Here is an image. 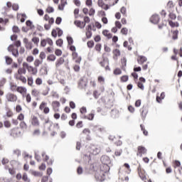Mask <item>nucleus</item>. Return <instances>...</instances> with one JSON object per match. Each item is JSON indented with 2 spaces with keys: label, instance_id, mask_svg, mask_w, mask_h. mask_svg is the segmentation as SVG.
<instances>
[{
  "label": "nucleus",
  "instance_id": "nucleus-30",
  "mask_svg": "<svg viewBox=\"0 0 182 182\" xmlns=\"http://www.w3.org/2000/svg\"><path fill=\"white\" fill-rule=\"evenodd\" d=\"M67 42L68 45H73V38L72 36H67Z\"/></svg>",
  "mask_w": 182,
  "mask_h": 182
},
{
  "label": "nucleus",
  "instance_id": "nucleus-5",
  "mask_svg": "<svg viewBox=\"0 0 182 182\" xmlns=\"http://www.w3.org/2000/svg\"><path fill=\"white\" fill-rule=\"evenodd\" d=\"M100 161L102 164H110V158L108 156L104 155L101 156Z\"/></svg>",
  "mask_w": 182,
  "mask_h": 182
},
{
  "label": "nucleus",
  "instance_id": "nucleus-58",
  "mask_svg": "<svg viewBox=\"0 0 182 182\" xmlns=\"http://www.w3.org/2000/svg\"><path fill=\"white\" fill-rule=\"evenodd\" d=\"M95 12H96V11L95 10V9L91 8L90 9V12H89L90 16H93V15H95Z\"/></svg>",
  "mask_w": 182,
  "mask_h": 182
},
{
  "label": "nucleus",
  "instance_id": "nucleus-28",
  "mask_svg": "<svg viewBox=\"0 0 182 182\" xmlns=\"http://www.w3.org/2000/svg\"><path fill=\"white\" fill-rule=\"evenodd\" d=\"M87 47L90 48V49H92L93 46H95V41H89L87 43Z\"/></svg>",
  "mask_w": 182,
  "mask_h": 182
},
{
  "label": "nucleus",
  "instance_id": "nucleus-9",
  "mask_svg": "<svg viewBox=\"0 0 182 182\" xmlns=\"http://www.w3.org/2000/svg\"><path fill=\"white\" fill-rule=\"evenodd\" d=\"M101 171L102 173H109L110 171V166H109V164H103L100 167Z\"/></svg>",
  "mask_w": 182,
  "mask_h": 182
},
{
  "label": "nucleus",
  "instance_id": "nucleus-34",
  "mask_svg": "<svg viewBox=\"0 0 182 182\" xmlns=\"http://www.w3.org/2000/svg\"><path fill=\"white\" fill-rule=\"evenodd\" d=\"M56 29L58 31V38H60V36L63 35V31L59 27H57Z\"/></svg>",
  "mask_w": 182,
  "mask_h": 182
},
{
  "label": "nucleus",
  "instance_id": "nucleus-54",
  "mask_svg": "<svg viewBox=\"0 0 182 182\" xmlns=\"http://www.w3.org/2000/svg\"><path fill=\"white\" fill-rule=\"evenodd\" d=\"M20 127L21 129H26L28 126L26 125V123L25 122H22L20 123Z\"/></svg>",
  "mask_w": 182,
  "mask_h": 182
},
{
  "label": "nucleus",
  "instance_id": "nucleus-64",
  "mask_svg": "<svg viewBox=\"0 0 182 182\" xmlns=\"http://www.w3.org/2000/svg\"><path fill=\"white\" fill-rule=\"evenodd\" d=\"M46 39H43L41 41V46H42L43 48H45V46H46Z\"/></svg>",
  "mask_w": 182,
  "mask_h": 182
},
{
  "label": "nucleus",
  "instance_id": "nucleus-17",
  "mask_svg": "<svg viewBox=\"0 0 182 182\" xmlns=\"http://www.w3.org/2000/svg\"><path fill=\"white\" fill-rule=\"evenodd\" d=\"M4 58H5L6 65H12V62H14V60L12 59V58L8 55H6Z\"/></svg>",
  "mask_w": 182,
  "mask_h": 182
},
{
  "label": "nucleus",
  "instance_id": "nucleus-27",
  "mask_svg": "<svg viewBox=\"0 0 182 182\" xmlns=\"http://www.w3.org/2000/svg\"><path fill=\"white\" fill-rule=\"evenodd\" d=\"M120 79L121 82H126L129 80V75H122Z\"/></svg>",
  "mask_w": 182,
  "mask_h": 182
},
{
  "label": "nucleus",
  "instance_id": "nucleus-55",
  "mask_svg": "<svg viewBox=\"0 0 182 182\" xmlns=\"http://www.w3.org/2000/svg\"><path fill=\"white\" fill-rule=\"evenodd\" d=\"M80 112L81 114H83L86 113V112H87V109H86V107H82L80 109Z\"/></svg>",
  "mask_w": 182,
  "mask_h": 182
},
{
  "label": "nucleus",
  "instance_id": "nucleus-12",
  "mask_svg": "<svg viewBox=\"0 0 182 182\" xmlns=\"http://www.w3.org/2000/svg\"><path fill=\"white\" fill-rule=\"evenodd\" d=\"M26 25L28 26L29 31H32V29L35 28V26L33 25V23L31 20H27L26 21Z\"/></svg>",
  "mask_w": 182,
  "mask_h": 182
},
{
  "label": "nucleus",
  "instance_id": "nucleus-42",
  "mask_svg": "<svg viewBox=\"0 0 182 182\" xmlns=\"http://www.w3.org/2000/svg\"><path fill=\"white\" fill-rule=\"evenodd\" d=\"M31 41L36 45H38L39 43V38H38V37H33Z\"/></svg>",
  "mask_w": 182,
  "mask_h": 182
},
{
  "label": "nucleus",
  "instance_id": "nucleus-22",
  "mask_svg": "<svg viewBox=\"0 0 182 182\" xmlns=\"http://www.w3.org/2000/svg\"><path fill=\"white\" fill-rule=\"evenodd\" d=\"M26 68V67H23V68H19V69L18 70V75H22V73H23V75H26V68Z\"/></svg>",
  "mask_w": 182,
  "mask_h": 182
},
{
  "label": "nucleus",
  "instance_id": "nucleus-4",
  "mask_svg": "<svg viewBox=\"0 0 182 182\" xmlns=\"http://www.w3.org/2000/svg\"><path fill=\"white\" fill-rule=\"evenodd\" d=\"M147 154V149H146V147L143 146H138V153L136 154L137 156H139V157H141L143 154Z\"/></svg>",
  "mask_w": 182,
  "mask_h": 182
},
{
  "label": "nucleus",
  "instance_id": "nucleus-33",
  "mask_svg": "<svg viewBox=\"0 0 182 182\" xmlns=\"http://www.w3.org/2000/svg\"><path fill=\"white\" fill-rule=\"evenodd\" d=\"M105 55L106 53L102 54V62H104V63H107V65H109V58L107 57H105Z\"/></svg>",
  "mask_w": 182,
  "mask_h": 182
},
{
  "label": "nucleus",
  "instance_id": "nucleus-40",
  "mask_svg": "<svg viewBox=\"0 0 182 182\" xmlns=\"http://www.w3.org/2000/svg\"><path fill=\"white\" fill-rule=\"evenodd\" d=\"M115 28H118V29H122V23L119 21H115Z\"/></svg>",
  "mask_w": 182,
  "mask_h": 182
},
{
  "label": "nucleus",
  "instance_id": "nucleus-35",
  "mask_svg": "<svg viewBox=\"0 0 182 182\" xmlns=\"http://www.w3.org/2000/svg\"><path fill=\"white\" fill-rule=\"evenodd\" d=\"M114 75H122V70L120 68H117L114 70Z\"/></svg>",
  "mask_w": 182,
  "mask_h": 182
},
{
  "label": "nucleus",
  "instance_id": "nucleus-19",
  "mask_svg": "<svg viewBox=\"0 0 182 182\" xmlns=\"http://www.w3.org/2000/svg\"><path fill=\"white\" fill-rule=\"evenodd\" d=\"M32 123L33 126H39V120H38V117L33 116L32 119Z\"/></svg>",
  "mask_w": 182,
  "mask_h": 182
},
{
  "label": "nucleus",
  "instance_id": "nucleus-20",
  "mask_svg": "<svg viewBox=\"0 0 182 182\" xmlns=\"http://www.w3.org/2000/svg\"><path fill=\"white\" fill-rule=\"evenodd\" d=\"M16 91L18 92V93H26V88L23 87H18L16 89Z\"/></svg>",
  "mask_w": 182,
  "mask_h": 182
},
{
  "label": "nucleus",
  "instance_id": "nucleus-38",
  "mask_svg": "<svg viewBox=\"0 0 182 182\" xmlns=\"http://www.w3.org/2000/svg\"><path fill=\"white\" fill-rule=\"evenodd\" d=\"M26 18H27V16H26V14H21V18L20 20L21 23H23V22H25V21H26Z\"/></svg>",
  "mask_w": 182,
  "mask_h": 182
},
{
  "label": "nucleus",
  "instance_id": "nucleus-1",
  "mask_svg": "<svg viewBox=\"0 0 182 182\" xmlns=\"http://www.w3.org/2000/svg\"><path fill=\"white\" fill-rule=\"evenodd\" d=\"M21 41L20 40H17L15 41L14 45V44H11L8 48L7 50L9 52H11L13 56H14L15 58H18L19 56V50H18V48L15 49V46H16V48H21Z\"/></svg>",
  "mask_w": 182,
  "mask_h": 182
},
{
  "label": "nucleus",
  "instance_id": "nucleus-39",
  "mask_svg": "<svg viewBox=\"0 0 182 182\" xmlns=\"http://www.w3.org/2000/svg\"><path fill=\"white\" fill-rule=\"evenodd\" d=\"M114 56H120V50L116 48L113 50Z\"/></svg>",
  "mask_w": 182,
  "mask_h": 182
},
{
  "label": "nucleus",
  "instance_id": "nucleus-8",
  "mask_svg": "<svg viewBox=\"0 0 182 182\" xmlns=\"http://www.w3.org/2000/svg\"><path fill=\"white\" fill-rule=\"evenodd\" d=\"M90 152H87V154H83V160L85 161V163H90V160H92Z\"/></svg>",
  "mask_w": 182,
  "mask_h": 182
},
{
  "label": "nucleus",
  "instance_id": "nucleus-3",
  "mask_svg": "<svg viewBox=\"0 0 182 182\" xmlns=\"http://www.w3.org/2000/svg\"><path fill=\"white\" fill-rule=\"evenodd\" d=\"M95 177L97 181H105V173L102 171H101L100 173L99 172H96Z\"/></svg>",
  "mask_w": 182,
  "mask_h": 182
},
{
  "label": "nucleus",
  "instance_id": "nucleus-6",
  "mask_svg": "<svg viewBox=\"0 0 182 182\" xmlns=\"http://www.w3.org/2000/svg\"><path fill=\"white\" fill-rule=\"evenodd\" d=\"M150 21L151 22V23H154V25H157V23L160 22V17L159 16V15L154 14L151 17Z\"/></svg>",
  "mask_w": 182,
  "mask_h": 182
},
{
  "label": "nucleus",
  "instance_id": "nucleus-57",
  "mask_svg": "<svg viewBox=\"0 0 182 182\" xmlns=\"http://www.w3.org/2000/svg\"><path fill=\"white\" fill-rule=\"evenodd\" d=\"M94 129L95 131L97 130L98 132H100V133L105 130V128L100 127L99 126H95Z\"/></svg>",
  "mask_w": 182,
  "mask_h": 182
},
{
  "label": "nucleus",
  "instance_id": "nucleus-25",
  "mask_svg": "<svg viewBox=\"0 0 182 182\" xmlns=\"http://www.w3.org/2000/svg\"><path fill=\"white\" fill-rule=\"evenodd\" d=\"M55 43L57 46H60V48L62 47V45H63V39L59 38L55 41Z\"/></svg>",
  "mask_w": 182,
  "mask_h": 182
},
{
  "label": "nucleus",
  "instance_id": "nucleus-61",
  "mask_svg": "<svg viewBox=\"0 0 182 182\" xmlns=\"http://www.w3.org/2000/svg\"><path fill=\"white\" fill-rule=\"evenodd\" d=\"M12 9H13V11H18L19 9V5L16 4H13Z\"/></svg>",
  "mask_w": 182,
  "mask_h": 182
},
{
  "label": "nucleus",
  "instance_id": "nucleus-29",
  "mask_svg": "<svg viewBox=\"0 0 182 182\" xmlns=\"http://www.w3.org/2000/svg\"><path fill=\"white\" fill-rule=\"evenodd\" d=\"M168 16L173 21H175V19L177 18V16L175 14H173V12H171V11L169 12Z\"/></svg>",
  "mask_w": 182,
  "mask_h": 182
},
{
  "label": "nucleus",
  "instance_id": "nucleus-59",
  "mask_svg": "<svg viewBox=\"0 0 182 182\" xmlns=\"http://www.w3.org/2000/svg\"><path fill=\"white\" fill-rule=\"evenodd\" d=\"M19 80H21V82H22L23 83H26V77H25L24 76L20 75Z\"/></svg>",
  "mask_w": 182,
  "mask_h": 182
},
{
  "label": "nucleus",
  "instance_id": "nucleus-2",
  "mask_svg": "<svg viewBox=\"0 0 182 182\" xmlns=\"http://www.w3.org/2000/svg\"><path fill=\"white\" fill-rule=\"evenodd\" d=\"M23 67L26 68L28 72H32V75H36V73H38V68L36 67L33 68L32 65H29L26 62L23 63Z\"/></svg>",
  "mask_w": 182,
  "mask_h": 182
},
{
  "label": "nucleus",
  "instance_id": "nucleus-14",
  "mask_svg": "<svg viewBox=\"0 0 182 182\" xmlns=\"http://www.w3.org/2000/svg\"><path fill=\"white\" fill-rule=\"evenodd\" d=\"M63 63H65V59L63 58V57H60L58 60H57L55 63V66L56 68H59V66L63 65Z\"/></svg>",
  "mask_w": 182,
  "mask_h": 182
},
{
  "label": "nucleus",
  "instance_id": "nucleus-63",
  "mask_svg": "<svg viewBox=\"0 0 182 182\" xmlns=\"http://www.w3.org/2000/svg\"><path fill=\"white\" fill-rule=\"evenodd\" d=\"M14 154H16L18 156V157H19V156H21V150L19 149H16L13 151Z\"/></svg>",
  "mask_w": 182,
  "mask_h": 182
},
{
  "label": "nucleus",
  "instance_id": "nucleus-36",
  "mask_svg": "<svg viewBox=\"0 0 182 182\" xmlns=\"http://www.w3.org/2000/svg\"><path fill=\"white\" fill-rule=\"evenodd\" d=\"M105 2L103 1V0H98L97 1V5L98 6H100V8H102L105 6Z\"/></svg>",
  "mask_w": 182,
  "mask_h": 182
},
{
  "label": "nucleus",
  "instance_id": "nucleus-60",
  "mask_svg": "<svg viewBox=\"0 0 182 182\" xmlns=\"http://www.w3.org/2000/svg\"><path fill=\"white\" fill-rule=\"evenodd\" d=\"M34 58L32 55H28L26 58V60L31 63V62H33Z\"/></svg>",
  "mask_w": 182,
  "mask_h": 182
},
{
  "label": "nucleus",
  "instance_id": "nucleus-21",
  "mask_svg": "<svg viewBox=\"0 0 182 182\" xmlns=\"http://www.w3.org/2000/svg\"><path fill=\"white\" fill-rule=\"evenodd\" d=\"M48 60H50V62H55L56 60V56L53 54H50L47 57Z\"/></svg>",
  "mask_w": 182,
  "mask_h": 182
},
{
  "label": "nucleus",
  "instance_id": "nucleus-7",
  "mask_svg": "<svg viewBox=\"0 0 182 182\" xmlns=\"http://www.w3.org/2000/svg\"><path fill=\"white\" fill-rule=\"evenodd\" d=\"M6 99L8 102H16L18 97L12 93H9L6 95Z\"/></svg>",
  "mask_w": 182,
  "mask_h": 182
},
{
  "label": "nucleus",
  "instance_id": "nucleus-32",
  "mask_svg": "<svg viewBox=\"0 0 182 182\" xmlns=\"http://www.w3.org/2000/svg\"><path fill=\"white\" fill-rule=\"evenodd\" d=\"M42 62L43 60L40 61L39 59H36L34 61V66H36V68H38L39 65H42Z\"/></svg>",
  "mask_w": 182,
  "mask_h": 182
},
{
  "label": "nucleus",
  "instance_id": "nucleus-62",
  "mask_svg": "<svg viewBox=\"0 0 182 182\" xmlns=\"http://www.w3.org/2000/svg\"><path fill=\"white\" fill-rule=\"evenodd\" d=\"M10 39L12 41H16V39H18V35L14 34V35L11 36Z\"/></svg>",
  "mask_w": 182,
  "mask_h": 182
},
{
  "label": "nucleus",
  "instance_id": "nucleus-18",
  "mask_svg": "<svg viewBox=\"0 0 182 182\" xmlns=\"http://www.w3.org/2000/svg\"><path fill=\"white\" fill-rule=\"evenodd\" d=\"M167 8L168 12H171L172 8H174V4L173 3V1H169L167 4Z\"/></svg>",
  "mask_w": 182,
  "mask_h": 182
},
{
  "label": "nucleus",
  "instance_id": "nucleus-11",
  "mask_svg": "<svg viewBox=\"0 0 182 182\" xmlns=\"http://www.w3.org/2000/svg\"><path fill=\"white\" fill-rule=\"evenodd\" d=\"M78 86L81 89H83V87H86V86H87V82L85 81L83 78H80V82H78Z\"/></svg>",
  "mask_w": 182,
  "mask_h": 182
},
{
  "label": "nucleus",
  "instance_id": "nucleus-49",
  "mask_svg": "<svg viewBox=\"0 0 182 182\" xmlns=\"http://www.w3.org/2000/svg\"><path fill=\"white\" fill-rule=\"evenodd\" d=\"M39 57L41 59V60H43V59L46 58V54L45 53V52L42 51L41 52Z\"/></svg>",
  "mask_w": 182,
  "mask_h": 182
},
{
  "label": "nucleus",
  "instance_id": "nucleus-53",
  "mask_svg": "<svg viewBox=\"0 0 182 182\" xmlns=\"http://www.w3.org/2000/svg\"><path fill=\"white\" fill-rule=\"evenodd\" d=\"M47 103L45 102H42L41 104L39 106V109L40 110H43V109L46 107L45 106H46Z\"/></svg>",
  "mask_w": 182,
  "mask_h": 182
},
{
  "label": "nucleus",
  "instance_id": "nucleus-16",
  "mask_svg": "<svg viewBox=\"0 0 182 182\" xmlns=\"http://www.w3.org/2000/svg\"><path fill=\"white\" fill-rule=\"evenodd\" d=\"M147 61V58L144 55H140L139 59L137 60V62L139 65H143L144 62Z\"/></svg>",
  "mask_w": 182,
  "mask_h": 182
},
{
  "label": "nucleus",
  "instance_id": "nucleus-41",
  "mask_svg": "<svg viewBox=\"0 0 182 182\" xmlns=\"http://www.w3.org/2000/svg\"><path fill=\"white\" fill-rule=\"evenodd\" d=\"M127 32H129L127 28H122L121 29V33H122V35H127Z\"/></svg>",
  "mask_w": 182,
  "mask_h": 182
},
{
  "label": "nucleus",
  "instance_id": "nucleus-13",
  "mask_svg": "<svg viewBox=\"0 0 182 182\" xmlns=\"http://www.w3.org/2000/svg\"><path fill=\"white\" fill-rule=\"evenodd\" d=\"M74 24L75 26H77V28H80V29H83V28H85V26H86V23H84L83 26H81L82 21L80 20H75L74 21Z\"/></svg>",
  "mask_w": 182,
  "mask_h": 182
},
{
  "label": "nucleus",
  "instance_id": "nucleus-31",
  "mask_svg": "<svg viewBox=\"0 0 182 182\" xmlns=\"http://www.w3.org/2000/svg\"><path fill=\"white\" fill-rule=\"evenodd\" d=\"M46 12H48V14H53V12H55V9L49 6L46 9Z\"/></svg>",
  "mask_w": 182,
  "mask_h": 182
},
{
  "label": "nucleus",
  "instance_id": "nucleus-50",
  "mask_svg": "<svg viewBox=\"0 0 182 182\" xmlns=\"http://www.w3.org/2000/svg\"><path fill=\"white\" fill-rule=\"evenodd\" d=\"M141 106V100H137L135 102V107H140Z\"/></svg>",
  "mask_w": 182,
  "mask_h": 182
},
{
  "label": "nucleus",
  "instance_id": "nucleus-10",
  "mask_svg": "<svg viewBox=\"0 0 182 182\" xmlns=\"http://www.w3.org/2000/svg\"><path fill=\"white\" fill-rule=\"evenodd\" d=\"M90 154H93V156H97L100 153V149L99 148H96V146H92L90 151Z\"/></svg>",
  "mask_w": 182,
  "mask_h": 182
},
{
  "label": "nucleus",
  "instance_id": "nucleus-23",
  "mask_svg": "<svg viewBox=\"0 0 182 182\" xmlns=\"http://www.w3.org/2000/svg\"><path fill=\"white\" fill-rule=\"evenodd\" d=\"M12 31L14 33H19L21 32V29H19V27H18L17 26H14L12 27Z\"/></svg>",
  "mask_w": 182,
  "mask_h": 182
},
{
  "label": "nucleus",
  "instance_id": "nucleus-45",
  "mask_svg": "<svg viewBox=\"0 0 182 182\" xmlns=\"http://www.w3.org/2000/svg\"><path fill=\"white\" fill-rule=\"evenodd\" d=\"M137 86L141 90H144V85L141 82H138Z\"/></svg>",
  "mask_w": 182,
  "mask_h": 182
},
{
  "label": "nucleus",
  "instance_id": "nucleus-26",
  "mask_svg": "<svg viewBox=\"0 0 182 182\" xmlns=\"http://www.w3.org/2000/svg\"><path fill=\"white\" fill-rule=\"evenodd\" d=\"M172 39H173V41H176V39H178V30H176L173 31V36L172 37Z\"/></svg>",
  "mask_w": 182,
  "mask_h": 182
},
{
  "label": "nucleus",
  "instance_id": "nucleus-56",
  "mask_svg": "<svg viewBox=\"0 0 182 182\" xmlns=\"http://www.w3.org/2000/svg\"><path fill=\"white\" fill-rule=\"evenodd\" d=\"M94 41H95V42H100V41H102V38L100 37V35H97V36L94 38Z\"/></svg>",
  "mask_w": 182,
  "mask_h": 182
},
{
  "label": "nucleus",
  "instance_id": "nucleus-46",
  "mask_svg": "<svg viewBox=\"0 0 182 182\" xmlns=\"http://www.w3.org/2000/svg\"><path fill=\"white\" fill-rule=\"evenodd\" d=\"M56 25H60L62 23V17H57L55 19Z\"/></svg>",
  "mask_w": 182,
  "mask_h": 182
},
{
  "label": "nucleus",
  "instance_id": "nucleus-48",
  "mask_svg": "<svg viewBox=\"0 0 182 182\" xmlns=\"http://www.w3.org/2000/svg\"><path fill=\"white\" fill-rule=\"evenodd\" d=\"M86 36H87V39H90L92 38V31H87L85 33Z\"/></svg>",
  "mask_w": 182,
  "mask_h": 182
},
{
  "label": "nucleus",
  "instance_id": "nucleus-51",
  "mask_svg": "<svg viewBox=\"0 0 182 182\" xmlns=\"http://www.w3.org/2000/svg\"><path fill=\"white\" fill-rule=\"evenodd\" d=\"M95 48V50H97L98 52H100V50H102V45L100 43H97Z\"/></svg>",
  "mask_w": 182,
  "mask_h": 182
},
{
  "label": "nucleus",
  "instance_id": "nucleus-24",
  "mask_svg": "<svg viewBox=\"0 0 182 182\" xmlns=\"http://www.w3.org/2000/svg\"><path fill=\"white\" fill-rule=\"evenodd\" d=\"M22 180H23V181H27V182H31V179L28 178V174L26 173H24L23 174V176L21 177Z\"/></svg>",
  "mask_w": 182,
  "mask_h": 182
},
{
  "label": "nucleus",
  "instance_id": "nucleus-47",
  "mask_svg": "<svg viewBox=\"0 0 182 182\" xmlns=\"http://www.w3.org/2000/svg\"><path fill=\"white\" fill-rule=\"evenodd\" d=\"M77 173L79 175L82 174V173H83V168H82V166H78L77 168Z\"/></svg>",
  "mask_w": 182,
  "mask_h": 182
},
{
  "label": "nucleus",
  "instance_id": "nucleus-44",
  "mask_svg": "<svg viewBox=\"0 0 182 182\" xmlns=\"http://www.w3.org/2000/svg\"><path fill=\"white\" fill-rule=\"evenodd\" d=\"M28 86H32L33 85V78L32 77L28 78Z\"/></svg>",
  "mask_w": 182,
  "mask_h": 182
},
{
  "label": "nucleus",
  "instance_id": "nucleus-15",
  "mask_svg": "<svg viewBox=\"0 0 182 182\" xmlns=\"http://www.w3.org/2000/svg\"><path fill=\"white\" fill-rule=\"evenodd\" d=\"M121 63L122 70H126V68L124 67L127 65V59L125 57L121 59Z\"/></svg>",
  "mask_w": 182,
  "mask_h": 182
},
{
  "label": "nucleus",
  "instance_id": "nucleus-52",
  "mask_svg": "<svg viewBox=\"0 0 182 182\" xmlns=\"http://www.w3.org/2000/svg\"><path fill=\"white\" fill-rule=\"evenodd\" d=\"M4 127H6L7 129H9V127H11V122L9 121H4Z\"/></svg>",
  "mask_w": 182,
  "mask_h": 182
},
{
  "label": "nucleus",
  "instance_id": "nucleus-37",
  "mask_svg": "<svg viewBox=\"0 0 182 182\" xmlns=\"http://www.w3.org/2000/svg\"><path fill=\"white\" fill-rule=\"evenodd\" d=\"M55 54L56 56H62V50L58 48L55 49Z\"/></svg>",
  "mask_w": 182,
  "mask_h": 182
},
{
  "label": "nucleus",
  "instance_id": "nucleus-43",
  "mask_svg": "<svg viewBox=\"0 0 182 182\" xmlns=\"http://www.w3.org/2000/svg\"><path fill=\"white\" fill-rule=\"evenodd\" d=\"M51 36L53 38H57L58 37V31H56V29H53L51 32Z\"/></svg>",
  "mask_w": 182,
  "mask_h": 182
}]
</instances>
